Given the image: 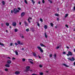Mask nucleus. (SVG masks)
I'll list each match as a JSON object with an SVG mask.
<instances>
[{
	"instance_id": "a19ab883",
	"label": "nucleus",
	"mask_w": 75,
	"mask_h": 75,
	"mask_svg": "<svg viewBox=\"0 0 75 75\" xmlns=\"http://www.w3.org/2000/svg\"><path fill=\"white\" fill-rule=\"evenodd\" d=\"M15 44L16 45H18V44H17V43H15Z\"/></svg>"
},
{
	"instance_id": "774afa93",
	"label": "nucleus",
	"mask_w": 75,
	"mask_h": 75,
	"mask_svg": "<svg viewBox=\"0 0 75 75\" xmlns=\"http://www.w3.org/2000/svg\"><path fill=\"white\" fill-rule=\"evenodd\" d=\"M73 31H75V29H74V30H73Z\"/></svg>"
},
{
	"instance_id": "052dcab7",
	"label": "nucleus",
	"mask_w": 75,
	"mask_h": 75,
	"mask_svg": "<svg viewBox=\"0 0 75 75\" xmlns=\"http://www.w3.org/2000/svg\"><path fill=\"white\" fill-rule=\"evenodd\" d=\"M20 44H21V45H23V43H20Z\"/></svg>"
},
{
	"instance_id": "423d86ee",
	"label": "nucleus",
	"mask_w": 75,
	"mask_h": 75,
	"mask_svg": "<svg viewBox=\"0 0 75 75\" xmlns=\"http://www.w3.org/2000/svg\"><path fill=\"white\" fill-rule=\"evenodd\" d=\"M30 20H32V18L31 17H29L28 18V22L29 23H31V21L30 20Z\"/></svg>"
},
{
	"instance_id": "5fc2aeb1",
	"label": "nucleus",
	"mask_w": 75,
	"mask_h": 75,
	"mask_svg": "<svg viewBox=\"0 0 75 75\" xmlns=\"http://www.w3.org/2000/svg\"><path fill=\"white\" fill-rule=\"evenodd\" d=\"M50 1V3H52V1Z\"/></svg>"
},
{
	"instance_id": "13d9d810",
	"label": "nucleus",
	"mask_w": 75,
	"mask_h": 75,
	"mask_svg": "<svg viewBox=\"0 0 75 75\" xmlns=\"http://www.w3.org/2000/svg\"><path fill=\"white\" fill-rule=\"evenodd\" d=\"M40 3H41V2H40V1H39L38 2V4H40Z\"/></svg>"
},
{
	"instance_id": "b1692460",
	"label": "nucleus",
	"mask_w": 75,
	"mask_h": 75,
	"mask_svg": "<svg viewBox=\"0 0 75 75\" xmlns=\"http://www.w3.org/2000/svg\"><path fill=\"white\" fill-rule=\"evenodd\" d=\"M2 3L3 5H4L5 4V2L4 1H3Z\"/></svg>"
},
{
	"instance_id": "79ce46f5",
	"label": "nucleus",
	"mask_w": 75,
	"mask_h": 75,
	"mask_svg": "<svg viewBox=\"0 0 75 75\" xmlns=\"http://www.w3.org/2000/svg\"><path fill=\"white\" fill-rule=\"evenodd\" d=\"M7 58H8V59H11V57H7Z\"/></svg>"
},
{
	"instance_id": "5701e85b",
	"label": "nucleus",
	"mask_w": 75,
	"mask_h": 75,
	"mask_svg": "<svg viewBox=\"0 0 75 75\" xmlns=\"http://www.w3.org/2000/svg\"><path fill=\"white\" fill-rule=\"evenodd\" d=\"M32 2L33 3V4H34V3H35V1H34V0H31Z\"/></svg>"
},
{
	"instance_id": "864d4df0",
	"label": "nucleus",
	"mask_w": 75,
	"mask_h": 75,
	"mask_svg": "<svg viewBox=\"0 0 75 75\" xmlns=\"http://www.w3.org/2000/svg\"><path fill=\"white\" fill-rule=\"evenodd\" d=\"M19 24H20V25H21V22H19Z\"/></svg>"
},
{
	"instance_id": "4c0bfd02",
	"label": "nucleus",
	"mask_w": 75,
	"mask_h": 75,
	"mask_svg": "<svg viewBox=\"0 0 75 75\" xmlns=\"http://www.w3.org/2000/svg\"><path fill=\"white\" fill-rule=\"evenodd\" d=\"M30 63H31V64H34L33 62H32L31 61H30Z\"/></svg>"
},
{
	"instance_id": "3c124183",
	"label": "nucleus",
	"mask_w": 75,
	"mask_h": 75,
	"mask_svg": "<svg viewBox=\"0 0 75 75\" xmlns=\"http://www.w3.org/2000/svg\"><path fill=\"white\" fill-rule=\"evenodd\" d=\"M12 59H16V58H15L14 57H13Z\"/></svg>"
},
{
	"instance_id": "6e6d98bb",
	"label": "nucleus",
	"mask_w": 75,
	"mask_h": 75,
	"mask_svg": "<svg viewBox=\"0 0 75 75\" xmlns=\"http://www.w3.org/2000/svg\"><path fill=\"white\" fill-rule=\"evenodd\" d=\"M29 60H31V61H33V60L31 59H29Z\"/></svg>"
},
{
	"instance_id": "ea45409f",
	"label": "nucleus",
	"mask_w": 75,
	"mask_h": 75,
	"mask_svg": "<svg viewBox=\"0 0 75 75\" xmlns=\"http://www.w3.org/2000/svg\"><path fill=\"white\" fill-rule=\"evenodd\" d=\"M18 9L19 10H21V8H18Z\"/></svg>"
},
{
	"instance_id": "72a5a7b5",
	"label": "nucleus",
	"mask_w": 75,
	"mask_h": 75,
	"mask_svg": "<svg viewBox=\"0 0 75 75\" xmlns=\"http://www.w3.org/2000/svg\"><path fill=\"white\" fill-rule=\"evenodd\" d=\"M54 57L55 58H56V57H57V54H54Z\"/></svg>"
},
{
	"instance_id": "0eeeda50",
	"label": "nucleus",
	"mask_w": 75,
	"mask_h": 75,
	"mask_svg": "<svg viewBox=\"0 0 75 75\" xmlns=\"http://www.w3.org/2000/svg\"><path fill=\"white\" fill-rule=\"evenodd\" d=\"M16 24H17L16 23V22H14L12 23V25L14 27H16Z\"/></svg>"
},
{
	"instance_id": "7ed1b4c3",
	"label": "nucleus",
	"mask_w": 75,
	"mask_h": 75,
	"mask_svg": "<svg viewBox=\"0 0 75 75\" xmlns=\"http://www.w3.org/2000/svg\"><path fill=\"white\" fill-rule=\"evenodd\" d=\"M30 68V66H27L26 67V69L25 70V72H28V71H30V69H29Z\"/></svg>"
},
{
	"instance_id": "0e129e2a",
	"label": "nucleus",
	"mask_w": 75,
	"mask_h": 75,
	"mask_svg": "<svg viewBox=\"0 0 75 75\" xmlns=\"http://www.w3.org/2000/svg\"><path fill=\"white\" fill-rule=\"evenodd\" d=\"M6 33H8V31H7V30H6Z\"/></svg>"
},
{
	"instance_id": "473e14b6",
	"label": "nucleus",
	"mask_w": 75,
	"mask_h": 75,
	"mask_svg": "<svg viewBox=\"0 0 75 75\" xmlns=\"http://www.w3.org/2000/svg\"><path fill=\"white\" fill-rule=\"evenodd\" d=\"M50 57H52V54H50Z\"/></svg>"
},
{
	"instance_id": "f704fd0d",
	"label": "nucleus",
	"mask_w": 75,
	"mask_h": 75,
	"mask_svg": "<svg viewBox=\"0 0 75 75\" xmlns=\"http://www.w3.org/2000/svg\"><path fill=\"white\" fill-rule=\"evenodd\" d=\"M5 70L6 71H8V69H5Z\"/></svg>"
},
{
	"instance_id": "412c9836",
	"label": "nucleus",
	"mask_w": 75,
	"mask_h": 75,
	"mask_svg": "<svg viewBox=\"0 0 75 75\" xmlns=\"http://www.w3.org/2000/svg\"><path fill=\"white\" fill-rule=\"evenodd\" d=\"M15 53L17 55H18V52L17 51H15Z\"/></svg>"
},
{
	"instance_id": "c756f323",
	"label": "nucleus",
	"mask_w": 75,
	"mask_h": 75,
	"mask_svg": "<svg viewBox=\"0 0 75 75\" xmlns=\"http://www.w3.org/2000/svg\"><path fill=\"white\" fill-rule=\"evenodd\" d=\"M6 24L7 25V26H9V23H6Z\"/></svg>"
},
{
	"instance_id": "cd10ccee",
	"label": "nucleus",
	"mask_w": 75,
	"mask_h": 75,
	"mask_svg": "<svg viewBox=\"0 0 75 75\" xmlns=\"http://www.w3.org/2000/svg\"><path fill=\"white\" fill-rule=\"evenodd\" d=\"M40 21L42 22H43V20H42V19L40 18Z\"/></svg>"
},
{
	"instance_id": "58836bf2",
	"label": "nucleus",
	"mask_w": 75,
	"mask_h": 75,
	"mask_svg": "<svg viewBox=\"0 0 75 75\" xmlns=\"http://www.w3.org/2000/svg\"><path fill=\"white\" fill-rule=\"evenodd\" d=\"M63 54H66V53L65 52H63Z\"/></svg>"
},
{
	"instance_id": "ddd939ff",
	"label": "nucleus",
	"mask_w": 75,
	"mask_h": 75,
	"mask_svg": "<svg viewBox=\"0 0 75 75\" xmlns=\"http://www.w3.org/2000/svg\"><path fill=\"white\" fill-rule=\"evenodd\" d=\"M40 45L42 47H46V46L44 45L42 43H40Z\"/></svg>"
},
{
	"instance_id": "dca6fc26",
	"label": "nucleus",
	"mask_w": 75,
	"mask_h": 75,
	"mask_svg": "<svg viewBox=\"0 0 75 75\" xmlns=\"http://www.w3.org/2000/svg\"><path fill=\"white\" fill-rule=\"evenodd\" d=\"M67 16H68V14L67 13L65 14V16H64V17H65V18H67Z\"/></svg>"
},
{
	"instance_id": "a878e982",
	"label": "nucleus",
	"mask_w": 75,
	"mask_h": 75,
	"mask_svg": "<svg viewBox=\"0 0 75 75\" xmlns=\"http://www.w3.org/2000/svg\"><path fill=\"white\" fill-rule=\"evenodd\" d=\"M37 23L38 26L39 27H40V24H39V23H38V22H37Z\"/></svg>"
},
{
	"instance_id": "2f4dec72",
	"label": "nucleus",
	"mask_w": 75,
	"mask_h": 75,
	"mask_svg": "<svg viewBox=\"0 0 75 75\" xmlns=\"http://www.w3.org/2000/svg\"><path fill=\"white\" fill-rule=\"evenodd\" d=\"M55 15L56 16H59V14L57 13L55 14Z\"/></svg>"
},
{
	"instance_id": "4d7b16f0",
	"label": "nucleus",
	"mask_w": 75,
	"mask_h": 75,
	"mask_svg": "<svg viewBox=\"0 0 75 75\" xmlns=\"http://www.w3.org/2000/svg\"><path fill=\"white\" fill-rule=\"evenodd\" d=\"M74 10H75V6H74Z\"/></svg>"
},
{
	"instance_id": "f03ea898",
	"label": "nucleus",
	"mask_w": 75,
	"mask_h": 75,
	"mask_svg": "<svg viewBox=\"0 0 75 75\" xmlns=\"http://www.w3.org/2000/svg\"><path fill=\"white\" fill-rule=\"evenodd\" d=\"M68 59V60H70V61H74V60H75V58H74V57H72V58H70V57H69L67 58Z\"/></svg>"
},
{
	"instance_id": "f3484780",
	"label": "nucleus",
	"mask_w": 75,
	"mask_h": 75,
	"mask_svg": "<svg viewBox=\"0 0 75 75\" xmlns=\"http://www.w3.org/2000/svg\"><path fill=\"white\" fill-rule=\"evenodd\" d=\"M62 65H64V66H65V67H68V66L67 65L65 64H62Z\"/></svg>"
},
{
	"instance_id": "69168bd1",
	"label": "nucleus",
	"mask_w": 75,
	"mask_h": 75,
	"mask_svg": "<svg viewBox=\"0 0 75 75\" xmlns=\"http://www.w3.org/2000/svg\"><path fill=\"white\" fill-rule=\"evenodd\" d=\"M74 65H75V62H74Z\"/></svg>"
},
{
	"instance_id": "bf43d9fd",
	"label": "nucleus",
	"mask_w": 75,
	"mask_h": 75,
	"mask_svg": "<svg viewBox=\"0 0 75 75\" xmlns=\"http://www.w3.org/2000/svg\"><path fill=\"white\" fill-rule=\"evenodd\" d=\"M67 56H68V57H69V54H67Z\"/></svg>"
},
{
	"instance_id": "6ab92c4d",
	"label": "nucleus",
	"mask_w": 75,
	"mask_h": 75,
	"mask_svg": "<svg viewBox=\"0 0 75 75\" xmlns=\"http://www.w3.org/2000/svg\"><path fill=\"white\" fill-rule=\"evenodd\" d=\"M21 41H17V43L18 44H20Z\"/></svg>"
},
{
	"instance_id": "c9c22d12",
	"label": "nucleus",
	"mask_w": 75,
	"mask_h": 75,
	"mask_svg": "<svg viewBox=\"0 0 75 75\" xmlns=\"http://www.w3.org/2000/svg\"><path fill=\"white\" fill-rule=\"evenodd\" d=\"M42 2L43 3V4H44V3H45V1H44V0H42Z\"/></svg>"
},
{
	"instance_id": "2eb2a0df",
	"label": "nucleus",
	"mask_w": 75,
	"mask_h": 75,
	"mask_svg": "<svg viewBox=\"0 0 75 75\" xmlns=\"http://www.w3.org/2000/svg\"><path fill=\"white\" fill-rule=\"evenodd\" d=\"M44 28L45 29H47V28H48V26H47V25H44Z\"/></svg>"
},
{
	"instance_id": "49530a36",
	"label": "nucleus",
	"mask_w": 75,
	"mask_h": 75,
	"mask_svg": "<svg viewBox=\"0 0 75 75\" xmlns=\"http://www.w3.org/2000/svg\"><path fill=\"white\" fill-rule=\"evenodd\" d=\"M39 67H40L41 68V67H42V65H39Z\"/></svg>"
},
{
	"instance_id": "680f3d73",
	"label": "nucleus",
	"mask_w": 75,
	"mask_h": 75,
	"mask_svg": "<svg viewBox=\"0 0 75 75\" xmlns=\"http://www.w3.org/2000/svg\"><path fill=\"white\" fill-rule=\"evenodd\" d=\"M38 57H39V58H41V57H40V56H38Z\"/></svg>"
},
{
	"instance_id": "9d476101",
	"label": "nucleus",
	"mask_w": 75,
	"mask_h": 75,
	"mask_svg": "<svg viewBox=\"0 0 75 75\" xmlns=\"http://www.w3.org/2000/svg\"><path fill=\"white\" fill-rule=\"evenodd\" d=\"M68 54L69 55H71V56H72V52H71L70 51H69Z\"/></svg>"
},
{
	"instance_id": "37998d69",
	"label": "nucleus",
	"mask_w": 75,
	"mask_h": 75,
	"mask_svg": "<svg viewBox=\"0 0 75 75\" xmlns=\"http://www.w3.org/2000/svg\"><path fill=\"white\" fill-rule=\"evenodd\" d=\"M12 45H13V43H11L10 44V46H12Z\"/></svg>"
},
{
	"instance_id": "c03bdc74",
	"label": "nucleus",
	"mask_w": 75,
	"mask_h": 75,
	"mask_svg": "<svg viewBox=\"0 0 75 75\" xmlns=\"http://www.w3.org/2000/svg\"><path fill=\"white\" fill-rule=\"evenodd\" d=\"M21 37L22 38H24V36H21Z\"/></svg>"
},
{
	"instance_id": "4be33fe9",
	"label": "nucleus",
	"mask_w": 75,
	"mask_h": 75,
	"mask_svg": "<svg viewBox=\"0 0 75 75\" xmlns=\"http://www.w3.org/2000/svg\"><path fill=\"white\" fill-rule=\"evenodd\" d=\"M50 25L51 26V27H53L54 24H53V23H50Z\"/></svg>"
},
{
	"instance_id": "7c9ffc66",
	"label": "nucleus",
	"mask_w": 75,
	"mask_h": 75,
	"mask_svg": "<svg viewBox=\"0 0 75 75\" xmlns=\"http://www.w3.org/2000/svg\"><path fill=\"white\" fill-rule=\"evenodd\" d=\"M26 31H27V32H28L29 31V29L28 28L26 29Z\"/></svg>"
},
{
	"instance_id": "a18cd8bd",
	"label": "nucleus",
	"mask_w": 75,
	"mask_h": 75,
	"mask_svg": "<svg viewBox=\"0 0 75 75\" xmlns=\"http://www.w3.org/2000/svg\"><path fill=\"white\" fill-rule=\"evenodd\" d=\"M40 74L41 75H43V73H40Z\"/></svg>"
},
{
	"instance_id": "f8f14e48",
	"label": "nucleus",
	"mask_w": 75,
	"mask_h": 75,
	"mask_svg": "<svg viewBox=\"0 0 75 75\" xmlns=\"http://www.w3.org/2000/svg\"><path fill=\"white\" fill-rule=\"evenodd\" d=\"M5 66L6 67H8V68H9V67H10V65L7 64H6Z\"/></svg>"
},
{
	"instance_id": "20e7f679",
	"label": "nucleus",
	"mask_w": 75,
	"mask_h": 75,
	"mask_svg": "<svg viewBox=\"0 0 75 75\" xmlns=\"http://www.w3.org/2000/svg\"><path fill=\"white\" fill-rule=\"evenodd\" d=\"M37 48H38V49L39 50H40L41 52H43V50H42V49L41 47H38Z\"/></svg>"
},
{
	"instance_id": "393cba45",
	"label": "nucleus",
	"mask_w": 75,
	"mask_h": 75,
	"mask_svg": "<svg viewBox=\"0 0 75 75\" xmlns=\"http://www.w3.org/2000/svg\"><path fill=\"white\" fill-rule=\"evenodd\" d=\"M24 2L26 4H28V3L27 2V1L26 0H24Z\"/></svg>"
},
{
	"instance_id": "1a4fd4ad",
	"label": "nucleus",
	"mask_w": 75,
	"mask_h": 75,
	"mask_svg": "<svg viewBox=\"0 0 75 75\" xmlns=\"http://www.w3.org/2000/svg\"><path fill=\"white\" fill-rule=\"evenodd\" d=\"M11 63V61L10 60H8L7 61V63L8 64H10Z\"/></svg>"
},
{
	"instance_id": "c85d7f7f",
	"label": "nucleus",
	"mask_w": 75,
	"mask_h": 75,
	"mask_svg": "<svg viewBox=\"0 0 75 75\" xmlns=\"http://www.w3.org/2000/svg\"><path fill=\"white\" fill-rule=\"evenodd\" d=\"M0 45H2V46H4V44L1 43H0Z\"/></svg>"
},
{
	"instance_id": "338daca9",
	"label": "nucleus",
	"mask_w": 75,
	"mask_h": 75,
	"mask_svg": "<svg viewBox=\"0 0 75 75\" xmlns=\"http://www.w3.org/2000/svg\"><path fill=\"white\" fill-rule=\"evenodd\" d=\"M22 50H24V48H22Z\"/></svg>"
},
{
	"instance_id": "de8ad7c7",
	"label": "nucleus",
	"mask_w": 75,
	"mask_h": 75,
	"mask_svg": "<svg viewBox=\"0 0 75 75\" xmlns=\"http://www.w3.org/2000/svg\"><path fill=\"white\" fill-rule=\"evenodd\" d=\"M59 48V46H57V49H58Z\"/></svg>"
},
{
	"instance_id": "aec40b11",
	"label": "nucleus",
	"mask_w": 75,
	"mask_h": 75,
	"mask_svg": "<svg viewBox=\"0 0 75 75\" xmlns=\"http://www.w3.org/2000/svg\"><path fill=\"white\" fill-rule=\"evenodd\" d=\"M33 54L34 56L35 57H36V54H35V53L33 52Z\"/></svg>"
},
{
	"instance_id": "39448f33",
	"label": "nucleus",
	"mask_w": 75,
	"mask_h": 75,
	"mask_svg": "<svg viewBox=\"0 0 75 75\" xmlns=\"http://www.w3.org/2000/svg\"><path fill=\"white\" fill-rule=\"evenodd\" d=\"M24 15H25V12H23L21 13V17H23V16H24Z\"/></svg>"
},
{
	"instance_id": "f257e3e1",
	"label": "nucleus",
	"mask_w": 75,
	"mask_h": 75,
	"mask_svg": "<svg viewBox=\"0 0 75 75\" xmlns=\"http://www.w3.org/2000/svg\"><path fill=\"white\" fill-rule=\"evenodd\" d=\"M19 11H20L18 10L16 8H15L13 9V12L14 13V14H17V13L19 12Z\"/></svg>"
},
{
	"instance_id": "6e6552de",
	"label": "nucleus",
	"mask_w": 75,
	"mask_h": 75,
	"mask_svg": "<svg viewBox=\"0 0 75 75\" xmlns=\"http://www.w3.org/2000/svg\"><path fill=\"white\" fill-rule=\"evenodd\" d=\"M24 23L25 24V26H28V23L26 22V21H25L24 22Z\"/></svg>"
},
{
	"instance_id": "4468645a",
	"label": "nucleus",
	"mask_w": 75,
	"mask_h": 75,
	"mask_svg": "<svg viewBox=\"0 0 75 75\" xmlns=\"http://www.w3.org/2000/svg\"><path fill=\"white\" fill-rule=\"evenodd\" d=\"M45 36L46 38H47L48 36H47V33H45Z\"/></svg>"
},
{
	"instance_id": "e2e57ef3",
	"label": "nucleus",
	"mask_w": 75,
	"mask_h": 75,
	"mask_svg": "<svg viewBox=\"0 0 75 75\" xmlns=\"http://www.w3.org/2000/svg\"><path fill=\"white\" fill-rule=\"evenodd\" d=\"M9 28H11V26H9Z\"/></svg>"
},
{
	"instance_id": "603ef678",
	"label": "nucleus",
	"mask_w": 75,
	"mask_h": 75,
	"mask_svg": "<svg viewBox=\"0 0 75 75\" xmlns=\"http://www.w3.org/2000/svg\"><path fill=\"white\" fill-rule=\"evenodd\" d=\"M67 48H68V49H69V47L68 46H67Z\"/></svg>"
},
{
	"instance_id": "9b49d317",
	"label": "nucleus",
	"mask_w": 75,
	"mask_h": 75,
	"mask_svg": "<svg viewBox=\"0 0 75 75\" xmlns=\"http://www.w3.org/2000/svg\"><path fill=\"white\" fill-rule=\"evenodd\" d=\"M15 74L16 75H18V74H20V72L18 71H16L15 72Z\"/></svg>"
},
{
	"instance_id": "09e8293b",
	"label": "nucleus",
	"mask_w": 75,
	"mask_h": 75,
	"mask_svg": "<svg viewBox=\"0 0 75 75\" xmlns=\"http://www.w3.org/2000/svg\"><path fill=\"white\" fill-rule=\"evenodd\" d=\"M1 27H3V23L1 24Z\"/></svg>"
},
{
	"instance_id": "a211bd4d",
	"label": "nucleus",
	"mask_w": 75,
	"mask_h": 75,
	"mask_svg": "<svg viewBox=\"0 0 75 75\" xmlns=\"http://www.w3.org/2000/svg\"><path fill=\"white\" fill-rule=\"evenodd\" d=\"M15 31V33H16V32H17L18 31V29H14Z\"/></svg>"
},
{
	"instance_id": "8fccbe9b",
	"label": "nucleus",
	"mask_w": 75,
	"mask_h": 75,
	"mask_svg": "<svg viewBox=\"0 0 75 75\" xmlns=\"http://www.w3.org/2000/svg\"><path fill=\"white\" fill-rule=\"evenodd\" d=\"M13 13V10H11V13Z\"/></svg>"
},
{
	"instance_id": "bb28decb",
	"label": "nucleus",
	"mask_w": 75,
	"mask_h": 75,
	"mask_svg": "<svg viewBox=\"0 0 75 75\" xmlns=\"http://www.w3.org/2000/svg\"><path fill=\"white\" fill-rule=\"evenodd\" d=\"M22 61L23 62H24L25 61V58H23L22 59Z\"/></svg>"
},
{
	"instance_id": "e433bc0d",
	"label": "nucleus",
	"mask_w": 75,
	"mask_h": 75,
	"mask_svg": "<svg viewBox=\"0 0 75 75\" xmlns=\"http://www.w3.org/2000/svg\"><path fill=\"white\" fill-rule=\"evenodd\" d=\"M65 26L66 27H67V28H69V27H68V25H66Z\"/></svg>"
}]
</instances>
